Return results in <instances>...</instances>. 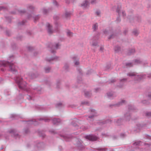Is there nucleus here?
<instances>
[{
    "label": "nucleus",
    "instance_id": "7",
    "mask_svg": "<svg viewBox=\"0 0 151 151\" xmlns=\"http://www.w3.org/2000/svg\"><path fill=\"white\" fill-rule=\"evenodd\" d=\"M125 102V101L124 100H122L121 101L119 102L118 104H111L109 106L110 107H111L112 106H119L123 104H124Z\"/></svg>",
    "mask_w": 151,
    "mask_h": 151
},
{
    "label": "nucleus",
    "instance_id": "23",
    "mask_svg": "<svg viewBox=\"0 0 151 151\" xmlns=\"http://www.w3.org/2000/svg\"><path fill=\"white\" fill-rule=\"evenodd\" d=\"M135 52V50L134 49H132L131 50H129V51L128 54L129 55H130Z\"/></svg>",
    "mask_w": 151,
    "mask_h": 151
},
{
    "label": "nucleus",
    "instance_id": "25",
    "mask_svg": "<svg viewBox=\"0 0 151 151\" xmlns=\"http://www.w3.org/2000/svg\"><path fill=\"white\" fill-rule=\"evenodd\" d=\"M128 109L129 110H134L135 109L134 106L131 105H129L128 106Z\"/></svg>",
    "mask_w": 151,
    "mask_h": 151
},
{
    "label": "nucleus",
    "instance_id": "8",
    "mask_svg": "<svg viewBox=\"0 0 151 151\" xmlns=\"http://www.w3.org/2000/svg\"><path fill=\"white\" fill-rule=\"evenodd\" d=\"M115 97V95H106L105 96L106 98L108 100H112Z\"/></svg>",
    "mask_w": 151,
    "mask_h": 151
},
{
    "label": "nucleus",
    "instance_id": "20",
    "mask_svg": "<svg viewBox=\"0 0 151 151\" xmlns=\"http://www.w3.org/2000/svg\"><path fill=\"white\" fill-rule=\"evenodd\" d=\"M71 124L73 126L75 127L76 129H78L79 128L78 126L76 123H73V122L71 123Z\"/></svg>",
    "mask_w": 151,
    "mask_h": 151
},
{
    "label": "nucleus",
    "instance_id": "53",
    "mask_svg": "<svg viewBox=\"0 0 151 151\" xmlns=\"http://www.w3.org/2000/svg\"><path fill=\"white\" fill-rule=\"evenodd\" d=\"M1 9V8H0V10Z\"/></svg>",
    "mask_w": 151,
    "mask_h": 151
},
{
    "label": "nucleus",
    "instance_id": "42",
    "mask_svg": "<svg viewBox=\"0 0 151 151\" xmlns=\"http://www.w3.org/2000/svg\"><path fill=\"white\" fill-rule=\"evenodd\" d=\"M50 132L52 133L55 134V131L54 130H52L50 131Z\"/></svg>",
    "mask_w": 151,
    "mask_h": 151
},
{
    "label": "nucleus",
    "instance_id": "1",
    "mask_svg": "<svg viewBox=\"0 0 151 151\" xmlns=\"http://www.w3.org/2000/svg\"><path fill=\"white\" fill-rule=\"evenodd\" d=\"M16 81L20 88L26 91H27L26 88L27 84L26 82L23 81L22 78L20 77H17Z\"/></svg>",
    "mask_w": 151,
    "mask_h": 151
},
{
    "label": "nucleus",
    "instance_id": "24",
    "mask_svg": "<svg viewBox=\"0 0 151 151\" xmlns=\"http://www.w3.org/2000/svg\"><path fill=\"white\" fill-rule=\"evenodd\" d=\"M28 96L27 97V98L28 100H31L32 99V98L33 97L34 95H27Z\"/></svg>",
    "mask_w": 151,
    "mask_h": 151
},
{
    "label": "nucleus",
    "instance_id": "27",
    "mask_svg": "<svg viewBox=\"0 0 151 151\" xmlns=\"http://www.w3.org/2000/svg\"><path fill=\"white\" fill-rule=\"evenodd\" d=\"M98 28V24H94L93 26V29L94 30H96Z\"/></svg>",
    "mask_w": 151,
    "mask_h": 151
},
{
    "label": "nucleus",
    "instance_id": "32",
    "mask_svg": "<svg viewBox=\"0 0 151 151\" xmlns=\"http://www.w3.org/2000/svg\"><path fill=\"white\" fill-rule=\"evenodd\" d=\"M50 70V68H45V72L46 73L49 72Z\"/></svg>",
    "mask_w": 151,
    "mask_h": 151
},
{
    "label": "nucleus",
    "instance_id": "28",
    "mask_svg": "<svg viewBox=\"0 0 151 151\" xmlns=\"http://www.w3.org/2000/svg\"><path fill=\"white\" fill-rule=\"evenodd\" d=\"M126 65L127 67H130L133 66V64L131 63H126Z\"/></svg>",
    "mask_w": 151,
    "mask_h": 151
},
{
    "label": "nucleus",
    "instance_id": "33",
    "mask_svg": "<svg viewBox=\"0 0 151 151\" xmlns=\"http://www.w3.org/2000/svg\"><path fill=\"white\" fill-rule=\"evenodd\" d=\"M91 44L93 46H95L96 45L97 43L96 42L93 43V42H91Z\"/></svg>",
    "mask_w": 151,
    "mask_h": 151
},
{
    "label": "nucleus",
    "instance_id": "37",
    "mask_svg": "<svg viewBox=\"0 0 151 151\" xmlns=\"http://www.w3.org/2000/svg\"><path fill=\"white\" fill-rule=\"evenodd\" d=\"M88 104L87 102H82L81 103L82 104Z\"/></svg>",
    "mask_w": 151,
    "mask_h": 151
},
{
    "label": "nucleus",
    "instance_id": "34",
    "mask_svg": "<svg viewBox=\"0 0 151 151\" xmlns=\"http://www.w3.org/2000/svg\"><path fill=\"white\" fill-rule=\"evenodd\" d=\"M67 35L69 36H71V32L70 31H68L67 32Z\"/></svg>",
    "mask_w": 151,
    "mask_h": 151
},
{
    "label": "nucleus",
    "instance_id": "15",
    "mask_svg": "<svg viewBox=\"0 0 151 151\" xmlns=\"http://www.w3.org/2000/svg\"><path fill=\"white\" fill-rule=\"evenodd\" d=\"M47 26L48 27V31L49 33L52 32V31L51 29V26L49 24H47Z\"/></svg>",
    "mask_w": 151,
    "mask_h": 151
},
{
    "label": "nucleus",
    "instance_id": "36",
    "mask_svg": "<svg viewBox=\"0 0 151 151\" xmlns=\"http://www.w3.org/2000/svg\"><path fill=\"white\" fill-rule=\"evenodd\" d=\"M79 62L78 61H77L75 62V65H79Z\"/></svg>",
    "mask_w": 151,
    "mask_h": 151
},
{
    "label": "nucleus",
    "instance_id": "19",
    "mask_svg": "<svg viewBox=\"0 0 151 151\" xmlns=\"http://www.w3.org/2000/svg\"><path fill=\"white\" fill-rule=\"evenodd\" d=\"M63 106V104L61 102L58 103L57 104H56V107H57V108L60 107H62Z\"/></svg>",
    "mask_w": 151,
    "mask_h": 151
},
{
    "label": "nucleus",
    "instance_id": "54",
    "mask_svg": "<svg viewBox=\"0 0 151 151\" xmlns=\"http://www.w3.org/2000/svg\"><path fill=\"white\" fill-rule=\"evenodd\" d=\"M1 136V135H0V137Z\"/></svg>",
    "mask_w": 151,
    "mask_h": 151
},
{
    "label": "nucleus",
    "instance_id": "13",
    "mask_svg": "<svg viewBox=\"0 0 151 151\" xmlns=\"http://www.w3.org/2000/svg\"><path fill=\"white\" fill-rule=\"evenodd\" d=\"M123 121V120L122 119H118L116 121V124L117 125H121Z\"/></svg>",
    "mask_w": 151,
    "mask_h": 151
},
{
    "label": "nucleus",
    "instance_id": "47",
    "mask_svg": "<svg viewBox=\"0 0 151 151\" xmlns=\"http://www.w3.org/2000/svg\"><path fill=\"white\" fill-rule=\"evenodd\" d=\"M103 49V48L102 47H101L100 48V50L102 51Z\"/></svg>",
    "mask_w": 151,
    "mask_h": 151
},
{
    "label": "nucleus",
    "instance_id": "46",
    "mask_svg": "<svg viewBox=\"0 0 151 151\" xmlns=\"http://www.w3.org/2000/svg\"><path fill=\"white\" fill-rule=\"evenodd\" d=\"M59 45L58 44H56V49L58 48V46Z\"/></svg>",
    "mask_w": 151,
    "mask_h": 151
},
{
    "label": "nucleus",
    "instance_id": "43",
    "mask_svg": "<svg viewBox=\"0 0 151 151\" xmlns=\"http://www.w3.org/2000/svg\"><path fill=\"white\" fill-rule=\"evenodd\" d=\"M148 98L149 99H151V95H148Z\"/></svg>",
    "mask_w": 151,
    "mask_h": 151
},
{
    "label": "nucleus",
    "instance_id": "48",
    "mask_svg": "<svg viewBox=\"0 0 151 151\" xmlns=\"http://www.w3.org/2000/svg\"><path fill=\"white\" fill-rule=\"evenodd\" d=\"M77 120H78V119H75V120H74V121H75L76 122Z\"/></svg>",
    "mask_w": 151,
    "mask_h": 151
},
{
    "label": "nucleus",
    "instance_id": "35",
    "mask_svg": "<svg viewBox=\"0 0 151 151\" xmlns=\"http://www.w3.org/2000/svg\"><path fill=\"white\" fill-rule=\"evenodd\" d=\"M78 148L80 150H81V148L83 147L82 145H81L80 146H78Z\"/></svg>",
    "mask_w": 151,
    "mask_h": 151
},
{
    "label": "nucleus",
    "instance_id": "18",
    "mask_svg": "<svg viewBox=\"0 0 151 151\" xmlns=\"http://www.w3.org/2000/svg\"><path fill=\"white\" fill-rule=\"evenodd\" d=\"M141 142L140 141L134 143L133 145L135 146H137L139 145L140 144H141Z\"/></svg>",
    "mask_w": 151,
    "mask_h": 151
},
{
    "label": "nucleus",
    "instance_id": "26",
    "mask_svg": "<svg viewBox=\"0 0 151 151\" xmlns=\"http://www.w3.org/2000/svg\"><path fill=\"white\" fill-rule=\"evenodd\" d=\"M141 61L139 60H136L134 61V64H138L140 63Z\"/></svg>",
    "mask_w": 151,
    "mask_h": 151
},
{
    "label": "nucleus",
    "instance_id": "11",
    "mask_svg": "<svg viewBox=\"0 0 151 151\" xmlns=\"http://www.w3.org/2000/svg\"><path fill=\"white\" fill-rule=\"evenodd\" d=\"M88 4V2L87 0H85L81 4V6L84 7H86Z\"/></svg>",
    "mask_w": 151,
    "mask_h": 151
},
{
    "label": "nucleus",
    "instance_id": "38",
    "mask_svg": "<svg viewBox=\"0 0 151 151\" xmlns=\"http://www.w3.org/2000/svg\"><path fill=\"white\" fill-rule=\"evenodd\" d=\"M65 16L66 17H68L70 16V14L68 13H66Z\"/></svg>",
    "mask_w": 151,
    "mask_h": 151
},
{
    "label": "nucleus",
    "instance_id": "4",
    "mask_svg": "<svg viewBox=\"0 0 151 151\" xmlns=\"http://www.w3.org/2000/svg\"><path fill=\"white\" fill-rule=\"evenodd\" d=\"M85 138L86 139L92 141H95L98 139L97 137L96 136L92 134L86 136Z\"/></svg>",
    "mask_w": 151,
    "mask_h": 151
},
{
    "label": "nucleus",
    "instance_id": "9",
    "mask_svg": "<svg viewBox=\"0 0 151 151\" xmlns=\"http://www.w3.org/2000/svg\"><path fill=\"white\" fill-rule=\"evenodd\" d=\"M62 137L67 141H69L71 138L70 136L68 135L62 136Z\"/></svg>",
    "mask_w": 151,
    "mask_h": 151
},
{
    "label": "nucleus",
    "instance_id": "16",
    "mask_svg": "<svg viewBox=\"0 0 151 151\" xmlns=\"http://www.w3.org/2000/svg\"><path fill=\"white\" fill-rule=\"evenodd\" d=\"M128 76H134L135 78H140V77H139L138 76H136V74L134 73H129L128 75Z\"/></svg>",
    "mask_w": 151,
    "mask_h": 151
},
{
    "label": "nucleus",
    "instance_id": "50",
    "mask_svg": "<svg viewBox=\"0 0 151 151\" xmlns=\"http://www.w3.org/2000/svg\"><path fill=\"white\" fill-rule=\"evenodd\" d=\"M111 37H112V36H111L110 38H109V39L111 38Z\"/></svg>",
    "mask_w": 151,
    "mask_h": 151
},
{
    "label": "nucleus",
    "instance_id": "10",
    "mask_svg": "<svg viewBox=\"0 0 151 151\" xmlns=\"http://www.w3.org/2000/svg\"><path fill=\"white\" fill-rule=\"evenodd\" d=\"M39 120H44L45 122H49L50 121V119H49L48 118L44 117L40 118L39 119Z\"/></svg>",
    "mask_w": 151,
    "mask_h": 151
},
{
    "label": "nucleus",
    "instance_id": "45",
    "mask_svg": "<svg viewBox=\"0 0 151 151\" xmlns=\"http://www.w3.org/2000/svg\"><path fill=\"white\" fill-rule=\"evenodd\" d=\"M90 96V95H85V97H86L87 98H88Z\"/></svg>",
    "mask_w": 151,
    "mask_h": 151
},
{
    "label": "nucleus",
    "instance_id": "21",
    "mask_svg": "<svg viewBox=\"0 0 151 151\" xmlns=\"http://www.w3.org/2000/svg\"><path fill=\"white\" fill-rule=\"evenodd\" d=\"M29 122H31L32 124H33L34 125H36L37 124L36 123L37 121L35 119H34L31 121H29Z\"/></svg>",
    "mask_w": 151,
    "mask_h": 151
},
{
    "label": "nucleus",
    "instance_id": "39",
    "mask_svg": "<svg viewBox=\"0 0 151 151\" xmlns=\"http://www.w3.org/2000/svg\"><path fill=\"white\" fill-rule=\"evenodd\" d=\"M24 132L25 133L27 134L29 132V130L28 129H26L25 130Z\"/></svg>",
    "mask_w": 151,
    "mask_h": 151
},
{
    "label": "nucleus",
    "instance_id": "5",
    "mask_svg": "<svg viewBox=\"0 0 151 151\" xmlns=\"http://www.w3.org/2000/svg\"><path fill=\"white\" fill-rule=\"evenodd\" d=\"M146 126V124H138L136 125V128L139 131L141 129L144 128ZM138 132V131H137Z\"/></svg>",
    "mask_w": 151,
    "mask_h": 151
},
{
    "label": "nucleus",
    "instance_id": "22",
    "mask_svg": "<svg viewBox=\"0 0 151 151\" xmlns=\"http://www.w3.org/2000/svg\"><path fill=\"white\" fill-rule=\"evenodd\" d=\"M17 116L15 114H11L10 116V117L13 119H17Z\"/></svg>",
    "mask_w": 151,
    "mask_h": 151
},
{
    "label": "nucleus",
    "instance_id": "17",
    "mask_svg": "<svg viewBox=\"0 0 151 151\" xmlns=\"http://www.w3.org/2000/svg\"><path fill=\"white\" fill-rule=\"evenodd\" d=\"M90 128L89 126H82L80 127V128L83 130H86Z\"/></svg>",
    "mask_w": 151,
    "mask_h": 151
},
{
    "label": "nucleus",
    "instance_id": "40",
    "mask_svg": "<svg viewBox=\"0 0 151 151\" xmlns=\"http://www.w3.org/2000/svg\"><path fill=\"white\" fill-rule=\"evenodd\" d=\"M98 150L99 151H101V150H104L105 149L104 148H98Z\"/></svg>",
    "mask_w": 151,
    "mask_h": 151
},
{
    "label": "nucleus",
    "instance_id": "52",
    "mask_svg": "<svg viewBox=\"0 0 151 151\" xmlns=\"http://www.w3.org/2000/svg\"><path fill=\"white\" fill-rule=\"evenodd\" d=\"M139 80V79H137V80Z\"/></svg>",
    "mask_w": 151,
    "mask_h": 151
},
{
    "label": "nucleus",
    "instance_id": "3",
    "mask_svg": "<svg viewBox=\"0 0 151 151\" xmlns=\"http://www.w3.org/2000/svg\"><path fill=\"white\" fill-rule=\"evenodd\" d=\"M91 115L87 116V117L86 119L87 120H89V119H93L94 116H97V114L95 110L92 109L91 110Z\"/></svg>",
    "mask_w": 151,
    "mask_h": 151
},
{
    "label": "nucleus",
    "instance_id": "30",
    "mask_svg": "<svg viewBox=\"0 0 151 151\" xmlns=\"http://www.w3.org/2000/svg\"><path fill=\"white\" fill-rule=\"evenodd\" d=\"M142 104H149V102L146 101V100L143 101H142Z\"/></svg>",
    "mask_w": 151,
    "mask_h": 151
},
{
    "label": "nucleus",
    "instance_id": "14",
    "mask_svg": "<svg viewBox=\"0 0 151 151\" xmlns=\"http://www.w3.org/2000/svg\"><path fill=\"white\" fill-rule=\"evenodd\" d=\"M8 132L10 133L13 134L14 136H16L17 135H18L17 134H16L15 133V130L14 129H11L10 130H9L8 131Z\"/></svg>",
    "mask_w": 151,
    "mask_h": 151
},
{
    "label": "nucleus",
    "instance_id": "2",
    "mask_svg": "<svg viewBox=\"0 0 151 151\" xmlns=\"http://www.w3.org/2000/svg\"><path fill=\"white\" fill-rule=\"evenodd\" d=\"M2 63L4 66L9 65L12 71H16L15 67L12 63L7 62H4Z\"/></svg>",
    "mask_w": 151,
    "mask_h": 151
},
{
    "label": "nucleus",
    "instance_id": "41",
    "mask_svg": "<svg viewBox=\"0 0 151 151\" xmlns=\"http://www.w3.org/2000/svg\"><path fill=\"white\" fill-rule=\"evenodd\" d=\"M100 12L99 11H97L96 12V14L98 15H99L100 14Z\"/></svg>",
    "mask_w": 151,
    "mask_h": 151
},
{
    "label": "nucleus",
    "instance_id": "44",
    "mask_svg": "<svg viewBox=\"0 0 151 151\" xmlns=\"http://www.w3.org/2000/svg\"><path fill=\"white\" fill-rule=\"evenodd\" d=\"M95 1V0H93L91 1V4H93L94 3Z\"/></svg>",
    "mask_w": 151,
    "mask_h": 151
},
{
    "label": "nucleus",
    "instance_id": "31",
    "mask_svg": "<svg viewBox=\"0 0 151 151\" xmlns=\"http://www.w3.org/2000/svg\"><path fill=\"white\" fill-rule=\"evenodd\" d=\"M133 34L135 35H137L138 34V32L137 30H135L133 32Z\"/></svg>",
    "mask_w": 151,
    "mask_h": 151
},
{
    "label": "nucleus",
    "instance_id": "12",
    "mask_svg": "<svg viewBox=\"0 0 151 151\" xmlns=\"http://www.w3.org/2000/svg\"><path fill=\"white\" fill-rule=\"evenodd\" d=\"M125 118L126 121H128L129 120L130 116L129 113H127L125 114Z\"/></svg>",
    "mask_w": 151,
    "mask_h": 151
},
{
    "label": "nucleus",
    "instance_id": "49",
    "mask_svg": "<svg viewBox=\"0 0 151 151\" xmlns=\"http://www.w3.org/2000/svg\"><path fill=\"white\" fill-rule=\"evenodd\" d=\"M45 11H46L47 10H44V12H45Z\"/></svg>",
    "mask_w": 151,
    "mask_h": 151
},
{
    "label": "nucleus",
    "instance_id": "51",
    "mask_svg": "<svg viewBox=\"0 0 151 151\" xmlns=\"http://www.w3.org/2000/svg\"><path fill=\"white\" fill-rule=\"evenodd\" d=\"M122 13H123V14H124V12H122Z\"/></svg>",
    "mask_w": 151,
    "mask_h": 151
},
{
    "label": "nucleus",
    "instance_id": "29",
    "mask_svg": "<svg viewBox=\"0 0 151 151\" xmlns=\"http://www.w3.org/2000/svg\"><path fill=\"white\" fill-rule=\"evenodd\" d=\"M146 116L147 117H150L151 116V112H147L146 113Z\"/></svg>",
    "mask_w": 151,
    "mask_h": 151
},
{
    "label": "nucleus",
    "instance_id": "6",
    "mask_svg": "<svg viewBox=\"0 0 151 151\" xmlns=\"http://www.w3.org/2000/svg\"><path fill=\"white\" fill-rule=\"evenodd\" d=\"M52 123L54 124H58L60 123L61 120L59 118H54L52 119Z\"/></svg>",
    "mask_w": 151,
    "mask_h": 151
}]
</instances>
